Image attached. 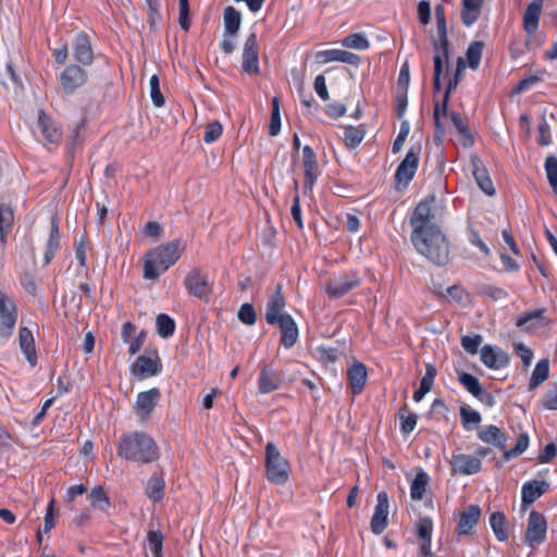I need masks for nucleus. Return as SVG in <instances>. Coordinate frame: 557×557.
<instances>
[{"mask_svg": "<svg viewBox=\"0 0 557 557\" xmlns=\"http://www.w3.org/2000/svg\"><path fill=\"white\" fill-rule=\"evenodd\" d=\"M186 244L182 238L160 244L144 255L143 277L148 281L158 280L183 256Z\"/></svg>", "mask_w": 557, "mask_h": 557, "instance_id": "nucleus-1", "label": "nucleus"}, {"mask_svg": "<svg viewBox=\"0 0 557 557\" xmlns=\"http://www.w3.org/2000/svg\"><path fill=\"white\" fill-rule=\"evenodd\" d=\"M414 249L435 265L443 267L449 261V244L440 226L418 230L411 233Z\"/></svg>", "mask_w": 557, "mask_h": 557, "instance_id": "nucleus-2", "label": "nucleus"}, {"mask_svg": "<svg viewBox=\"0 0 557 557\" xmlns=\"http://www.w3.org/2000/svg\"><path fill=\"white\" fill-rule=\"evenodd\" d=\"M117 455L129 461L150 463L159 459V448L150 435L135 431L121 435Z\"/></svg>", "mask_w": 557, "mask_h": 557, "instance_id": "nucleus-3", "label": "nucleus"}, {"mask_svg": "<svg viewBox=\"0 0 557 557\" xmlns=\"http://www.w3.org/2000/svg\"><path fill=\"white\" fill-rule=\"evenodd\" d=\"M264 468L265 478L271 483L283 485L289 479V461L282 456L273 442L265 445Z\"/></svg>", "mask_w": 557, "mask_h": 557, "instance_id": "nucleus-4", "label": "nucleus"}, {"mask_svg": "<svg viewBox=\"0 0 557 557\" xmlns=\"http://www.w3.org/2000/svg\"><path fill=\"white\" fill-rule=\"evenodd\" d=\"M422 146L420 143L410 146L404 160L398 164L394 174L395 189L403 190L413 180L420 163Z\"/></svg>", "mask_w": 557, "mask_h": 557, "instance_id": "nucleus-5", "label": "nucleus"}, {"mask_svg": "<svg viewBox=\"0 0 557 557\" xmlns=\"http://www.w3.org/2000/svg\"><path fill=\"white\" fill-rule=\"evenodd\" d=\"M57 81L63 94L71 96L87 84L88 73L84 66L71 63L57 75Z\"/></svg>", "mask_w": 557, "mask_h": 557, "instance_id": "nucleus-6", "label": "nucleus"}, {"mask_svg": "<svg viewBox=\"0 0 557 557\" xmlns=\"http://www.w3.org/2000/svg\"><path fill=\"white\" fill-rule=\"evenodd\" d=\"M362 278L358 271L341 273L330 278L324 286V292L331 299H339L360 286Z\"/></svg>", "mask_w": 557, "mask_h": 557, "instance_id": "nucleus-7", "label": "nucleus"}, {"mask_svg": "<svg viewBox=\"0 0 557 557\" xmlns=\"http://www.w3.org/2000/svg\"><path fill=\"white\" fill-rule=\"evenodd\" d=\"M17 306L14 298L0 289V338L8 341L17 322Z\"/></svg>", "mask_w": 557, "mask_h": 557, "instance_id": "nucleus-8", "label": "nucleus"}, {"mask_svg": "<svg viewBox=\"0 0 557 557\" xmlns=\"http://www.w3.org/2000/svg\"><path fill=\"white\" fill-rule=\"evenodd\" d=\"M547 529L548 524L545 516L536 510H531L524 533L525 545L531 548H537L545 542Z\"/></svg>", "mask_w": 557, "mask_h": 557, "instance_id": "nucleus-9", "label": "nucleus"}, {"mask_svg": "<svg viewBox=\"0 0 557 557\" xmlns=\"http://www.w3.org/2000/svg\"><path fill=\"white\" fill-rule=\"evenodd\" d=\"M183 285L187 293L200 300H208L212 294V286L208 274L199 267L193 268L185 276Z\"/></svg>", "mask_w": 557, "mask_h": 557, "instance_id": "nucleus-10", "label": "nucleus"}, {"mask_svg": "<svg viewBox=\"0 0 557 557\" xmlns=\"http://www.w3.org/2000/svg\"><path fill=\"white\" fill-rule=\"evenodd\" d=\"M132 374L139 379L152 377L161 373L162 362L158 350H146L131 367Z\"/></svg>", "mask_w": 557, "mask_h": 557, "instance_id": "nucleus-11", "label": "nucleus"}, {"mask_svg": "<svg viewBox=\"0 0 557 557\" xmlns=\"http://www.w3.org/2000/svg\"><path fill=\"white\" fill-rule=\"evenodd\" d=\"M242 71L248 75H259L260 61H259V44L256 32L250 33L243 47L242 54Z\"/></svg>", "mask_w": 557, "mask_h": 557, "instance_id": "nucleus-12", "label": "nucleus"}, {"mask_svg": "<svg viewBox=\"0 0 557 557\" xmlns=\"http://www.w3.org/2000/svg\"><path fill=\"white\" fill-rule=\"evenodd\" d=\"M161 399V392L158 387H151L148 391L139 392L136 396L133 411L141 422L150 419L154 408Z\"/></svg>", "mask_w": 557, "mask_h": 557, "instance_id": "nucleus-13", "label": "nucleus"}, {"mask_svg": "<svg viewBox=\"0 0 557 557\" xmlns=\"http://www.w3.org/2000/svg\"><path fill=\"white\" fill-rule=\"evenodd\" d=\"M434 201L435 197L429 196L418 202L410 216V225L412 227L411 233H417L418 230L422 231L437 226L436 224L431 223Z\"/></svg>", "mask_w": 557, "mask_h": 557, "instance_id": "nucleus-14", "label": "nucleus"}, {"mask_svg": "<svg viewBox=\"0 0 557 557\" xmlns=\"http://www.w3.org/2000/svg\"><path fill=\"white\" fill-rule=\"evenodd\" d=\"M449 465L453 474L472 475L482 470L480 458L470 454L453 453Z\"/></svg>", "mask_w": 557, "mask_h": 557, "instance_id": "nucleus-15", "label": "nucleus"}, {"mask_svg": "<svg viewBox=\"0 0 557 557\" xmlns=\"http://www.w3.org/2000/svg\"><path fill=\"white\" fill-rule=\"evenodd\" d=\"M388 495L385 491L376 495V505L371 517L370 528L373 534H382L388 525Z\"/></svg>", "mask_w": 557, "mask_h": 557, "instance_id": "nucleus-16", "label": "nucleus"}, {"mask_svg": "<svg viewBox=\"0 0 557 557\" xmlns=\"http://www.w3.org/2000/svg\"><path fill=\"white\" fill-rule=\"evenodd\" d=\"M37 125L42 137L45 146H58L62 140V128L51 116L47 115L44 110L38 113Z\"/></svg>", "mask_w": 557, "mask_h": 557, "instance_id": "nucleus-17", "label": "nucleus"}, {"mask_svg": "<svg viewBox=\"0 0 557 557\" xmlns=\"http://www.w3.org/2000/svg\"><path fill=\"white\" fill-rule=\"evenodd\" d=\"M433 520L430 517H421L416 523V535L418 540V557H433L432 535Z\"/></svg>", "mask_w": 557, "mask_h": 557, "instance_id": "nucleus-18", "label": "nucleus"}, {"mask_svg": "<svg viewBox=\"0 0 557 557\" xmlns=\"http://www.w3.org/2000/svg\"><path fill=\"white\" fill-rule=\"evenodd\" d=\"M302 166H304V189L305 193L311 191L321 171L318 165L317 154L310 146L302 148Z\"/></svg>", "mask_w": 557, "mask_h": 557, "instance_id": "nucleus-19", "label": "nucleus"}, {"mask_svg": "<svg viewBox=\"0 0 557 557\" xmlns=\"http://www.w3.org/2000/svg\"><path fill=\"white\" fill-rule=\"evenodd\" d=\"M73 58L82 66H88L94 63L95 55L90 41V37L87 33H78L73 41Z\"/></svg>", "mask_w": 557, "mask_h": 557, "instance_id": "nucleus-20", "label": "nucleus"}, {"mask_svg": "<svg viewBox=\"0 0 557 557\" xmlns=\"http://www.w3.org/2000/svg\"><path fill=\"white\" fill-rule=\"evenodd\" d=\"M481 508L479 505H469L460 513L455 534L457 536L471 535L481 517Z\"/></svg>", "mask_w": 557, "mask_h": 557, "instance_id": "nucleus-21", "label": "nucleus"}, {"mask_svg": "<svg viewBox=\"0 0 557 557\" xmlns=\"http://www.w3.org/2000/svg\"><path fill=\"white\" fill-rule=\"evenodd\" d=\"M286 306L282 285H277L276 290L269 297L265 307V321L269 325H276V321L288 314L284 311Z\"/></svg>", "mask_w": 557, "mask_h": 557, "instance_id": "nucleus-22", "label": "nucleus"}, {"mask_svg": "<svg viewBox=\"0 0 557 557\" xmlns=\"http://www.w3.org/2000/svg\"><path fill=\"white\" fill-rule=\"evenodd\" d=\"M482 363L492 370H500L509 364V355L502 348L484 345L480 350Z\"/></svg>", "mask_w": 557, "mask_h": 557, "instance_id": "nucleus-23", "label": "nucleus"}, {"mask_svg": "<svg viewBox=\"0 0 557 557\" xmlns=\"http://www.w3.org/2000/svg\"><path fill=\"white\" fill-rule=\"evenodd\" d=\"M543 7L544 0H533L525 7L522 16V27L528 37H532L539 29Z\"/></svg>", "mask_w": 557, "mask_h": 557, "instance_id": "nucleus-24", "label": "nucleus"}, {"mask_svg": "<svg viewBox=\"0 0 557 557\" xmlns=\"http://www.w3.org/2000/svg\"><path fill=\"white\" fill-rule=\"evenodd\" d=\"M60 249H61V240H60L59 218H58V214H52L51 219H50L49 237L45 245L44 265H49Z\"/></svg>", "mask_w": 557, "mask_h": 557, "instance_id": "nucleus-25", "label": "nucleus"}, {"mask_svg": "<svg viewBox=\"0 0 557 557\" xmlns=\"http://www.w3.org/2000/svg\"><path fill=\"white\" fill-rule=\"evenodd\" d=\"M549 491V484L545 480H530L522 484L521 503L523 507L532 505Z\"/></svg>", "mask_w": 557, "mask_h": 557, "instance_id": "nucleus-26", "label": "nucleus"}, {"mask_svg": "<svg viewBox=\"0 0 557 557\" xmlns=\"http://www.w3.org/2000/svg\"><path fill=\"white\" fill-rule=\"evenodd\" d=\"M18 346L32 368L38 364V355L33 332L27 326L18 330Z\"/></svg>", "mask_w": 557, "mask_h": 557, "instance_id": "nucleus-27", "label": "nucleus"}, {"mask_svg": "<svg viewBox=\"0 0 557 557\" xmlns=\"http://www.w3.org/2000/svg\"><path fill=\"white\" fill-rule=\"evenodd\" d=\"M368 379L367 366L360 361H354L347 369V381L352 395L358 396L362 393Z\"/></svg>", "mask_w": 557, "mask_h": 557, "instance_id": "nucleus-28", "label": "nucleus"}, {"mask_svg": "<svg viewBox=\"0 0 557 557\" xmlns=\"http://www.w3.org/2000/svg\"><path fill=\"white\" fill-rule=\"evenodd\" d=\"M281 331L280 344L284 348H292L298 341L299 330L296 321L290 314H286L283 319L276 321V325Z\"/></svg>", "mask_w": 557, "mask_h": 557, "instance_id": "nucleus-29", "label": "nucleus"}, {"mask_svg": "<svg viewBox=\"0 0 557 557\" xmlns=\"http://www.w3.org/2000/svg\"><path fill=\"white\" fill-rule=\"evenodd\" d=\"M478 438L493 447L503 450L506 448L507 435L497 425L488 424L480 428L476 433Z\"/></svg>", "mask_w": 557, "mask_h": 557, "instance_id": "nucleus-30", "label": "nucleus"}, {"mask_svg": "<svg viewBox=\"0 0 557 557\" xmlns=\"http://www.w3.org/2000/svg\"><path fill=\"white\" fill-rule=\"evenodd\" d=\"M282 375L272 368L264 366L261 368L258 377V389L261 394H269L278 389L282 385Z\"/></svg>", "mask_w": 557, "mask_h": 557, "instance_id": "nucleus-31", "label": "nucleus"}, {"mask_svg": "<svg viewBox=\"0 0 557 557\" xmlns=\"http://www.w3.org/2000/svg\"><path fill=\"white\" fill-rule=\"evenodd\" d=\"M14 226V211L9 203H0V246L4 249Z\"/></svg>", "mask_w": 557, "mask_h": 557, "instance_id": "nucleus-32", "label": "nucleus"}, {"mask_svg": "<svg viewBox=\"0 0 557 557\" xmlns=\"http://www.w3.org/2000/svg\"><path fill=\"white\" fill-rule=\"evenodd\" d=\"M484 0H462L460 18L466 27L478 22L481 16Z\"/></svg>", "mask_w": 557, "mask_h": 557, "instance_id": "nucleus-33", "label": "nucleus"}, {"mask_svg": "<svg viewBox=\"0 0 557 557\" xmlns=\"http://www.w3.org/2000/svg\"><path fill=\"white\" fill-rule=\"evenodd\" d=\"M472 173L480 189L488 196L495 195L496 190L487 170L481 160H472Z\"/></svg>", "mask_w": 557, "mask_h": 557, "instance_id": "nucleus-34", "label": "nucleus"}, {"mask_svg": "<svg viewBox=\"0 0 557 557\" xmlns=\"http://www.w3.org/2000/svg\"><path fill=\"white\" fill-rule=\"evenodd\" d=\"M165 481L162 474L153 473L146 485L145 492L153 503H160L164 497Z\"/></svg>", "mask_w": 557, "mask_h": 557, "instance_id": "nucleus-35", "label": "nucleus"}, {"mask_svg": "<svg viewBox=\"0 0 557 557\" xmlns=\"http://www.w3.org/2000/svg\"><path fill=\"white\" fill-rule=\"evenodd\" d=\"M429 481V474L420 468L410 484V497L412 500H421L423 498Z\"/></svg>", "mask_w": 557, "mask_h": 557, "instance_id": "nucleus-36", "label": "nucleus"}, {"mask_svg": "<svg viewBox=\"0 0 557 557\" xmlns=\"http://www.w3.org/2000/svg\"><path fill=\"white\" fill-rule=\"evenodd\" d=\"M366 136V128L363 125L344 126V144L348 149H356Z\"/></svg>", "mask_w": 557, "mask_h": 557, "instance_id": "nucleus-37", "label": "nucleus"}, {"mask_svg": "<svg viewBox=\"0 0 557 557\" xmlns=\"http://www.w3.org/2000/svg\"><path fill=\"white\" fill-rule=\"evenodd\" d=\"M549 376V361L544 358L537 361L535 368L532 371L530 381H529V389H535L543 382H545Z\"/></svg>", "mask_w": 557, "mask_h": 557, "instance_id": "nucleus-38", "label": "nucleus"}, {"mask_svg": "<svg viewBox=\"0 0 557 557\" xmlns=\"http://www.w3.org/2000/svg\"><path fill=\"white\" fill-rule=\"evenodd\" d=\"M448 102L449 101H446V98L444 97L442 102L435 101L434 104L433 119L435 125V136L440 139L445 134V126L442 122V119L448 116Z\"/></svg>", "mask_w": 557, "mask_h": 557, "instance_id": "nucleus-39", "label": "nucleus"}, {"mask_svg": "<svg viewBox=\"0 0 557 557\" xmlns=\"http://www.w3.org/2000/svg\"><path fill=\"white\" fill-rule=\"evenodd\" d=\"M506 516L502 511H495L490 516V525L497 541L506 542L508 533L506 530Z\"/></svg>", "mask_w": 557, "mask_h": 557, "instance_id": "nucleus-40", "label": "nucleus"}, {"mask_svg": "<svg viewBox=\"0 0 557 557\" xmlns=\"http://www.w3.org/2000/svg\"><path fill=\"white\" fill-rule=\"evenodd\" d=\"M449 117H450L454 126L456 127V129L458 131L460 136L462 137L463 146L465 147L472 146L474 144V138L468 127V123L466 122V120L460 115V113L455 112V111L449 113Z\"/></svg>", "mask_w": 557, "mask_h": 557, "instance_id": "nucleus-41", "label": "nucleus"}, {"mask_svg": "<svg viewBox=\"0 0 557 557\" xmlns=\"http://www.w3.org/2000/svg\"><path fill=\"white\" fill-rule=\"evenodd\" d=\"M223 20L225 32L230 35H235L238 32L242 23L240 12L237 11L234 7L228 5L224 9Z\"/></svg>", "mask_w": 557, "mask_h": 557, "instance_id": "nucleus-42", "label": "nucleus"}, {"mask_svg": "<svg viewBox=\"0 0 557 557\" xmlns=\"http://www.w3.org/2000/svg\"><path fill=\"white\" fill-rule=\"evenodd\" d=\"M461 425L466 431H471L481 423L482 417L479 411L463 405L460 407Z\"/></svg>", "mask_w": 557, "mask_h": 557, "instance_id": "nucleus-43", "label": "nucleus"}, {"mask_svg": "<svg viewBox=\"0 0 557 557\" xmlns=\"http://www.w3.org/2000/svg\"><path fill=\"white\" fill-rule=\"evenodd\" d=\"M90 505L101 511L108 510L110 507V498L102 486H95L88 494Z\"/></svg>", "mask_w": 557, "mask_h": 557, "instance_id": "nucleus-44", "label": "nucleus"}, {"mask_svg": "<svg viewBox=\"0 0 557 557\" xmlns=\"http://www.w3.org/2000/svg\"><path fill=\"white\" fill-rule=\"evenodd\" d=\"M341 44L345 48L356 50H367L370 47V41L363 33L349 34L342 39Z\"/></svg>", "mask_w": 557, "mask_h": 557, "instance_id": "nucleus-45", "label": "nucleus"}, {"mask_svg": "<svg viewBox=\"0 0 557 557\" xmlns=\"http://www.w3.org/2000/svg\"><path fill=\"white\" fill-rule=\"evenodd\" d=\"M434 75L441 76L445 64L449 60V46L433 45Z\"/></svg>", "mask_w": 557, "mask_h": 557, "instance_id": "nucleus-46", "label": "nucleus"}, {"mask_svg": "<svg viewBox=\"0 0 557 557\" xmlns=\"http://www.w3.org/2000/svg\"><path fill=\"white\" fill-rule=\"evenodd\" d=\"M157 333L159 336L166 338L175 332V321L166 313H159L156 318Z\"/></svg>", "mask_w": 557, "mask_h": 557, "instance_id": "nucleus-47", "label": "nucleus"}, {"mask_svg": "<svg viewBox=\"0 0 557 557\" xmlns=\"http://www.w3.org/2000/svg\"><path fill=\"white\" fill-rule=\"evenodd\" d=\"M281 132V112H280V99L273 97L271 101V119L269 124V135L276 136Z\"/></svg>", "mask_w": 557, "mask_h": 557, "instance_id": "nucleus-48", "label": "nucleus"}, {"mask_svg": "<svg viewBox=\"0 0 557 557\" xmlns=\"http://www.w3.org/2000/svg\"><path fill=\"white\" fill-rule=\"evenodd\" d=\"M483 42L482 41H472L466 52L467 61L469 67L472 70H476L480 65L482 52H483Z\"/></svg>", "mask_w": 557, "mask_h": 557, "instance_id": "nucleus-49", "label": "nucleus"}, {"mask_svg": "<svg viewBox=\"0 0 557 557\" xmlns=\"http://www.w3.org/2000/svg\"><path fill=\"white\" fill-rule=\"evenodd\" d=\"M338 356L339 350L336 347H330L325 345H320L315 347V357L320 362L324 364L336 362Z\"/></svg>", "mask_w": 557, "mask_h": 557, "instance_id": "nucleus-50", "label": "nucleus"}, {"mask_svg": "<svg viewBox=\"0 0 557 557\" xmlns=\"http://www.w3.org/2000/svg\"><path fill=\"white\" fill-rule=\"evenodd\" d=\"M529 442H530L529 435L525 432L521 433L518 436L516 445L512 448L504 449V454H503L504 458L506 460H509L511 458L522 455L529 447Z\"/></svg>", "mask_w": 557, "mask_h": 557, "instance_id": "nucleus-51", "label": "nucleus"}, {"mask_svg": "<svg viewBox=\"0 0 557 557\" xmlns=\"http://www.w3.org/2000/svg\"><path fill=\"white\" fill-rule=\"evenodd\" d=\"M149 94L156 108H162L165 104V99L161 92L160 81L157 74H153L149 79Z\"/></svg>", "mask_w": 557, "mask_h": 557, "instance_id": "nucleus-52", "label": "nucleus"}, {"mask_svg": "<svg viewBox=\"0 0 557 557\" xmlns=\"http://www.w3.org/2000/svg\"><path fill=\"white\" fill-rule=\"evenodd\" d=\"M544 168L548 184L557 196V158L555 156H548L545 159Z\"/></svg>", "mask_w": 557, "mask_h": 557, "instance_id": "nucleus-53", "label": "nucleus"}, {"mask_svg": "<svg viewBox=\"0 0 557 557\" xmlns=\"http://www.w3.org/2000/svg\"><path fill=\"white\" fill-rule=\"evenodd\" d=\"M459 382L462 384V386L472 395V396H479L482 393V386L474 375L463 372L459 375Z\"/></svg>", "mask_w": 557, "mask_h": 557, "instance_id": "nucleus-54", "label": "nucleus"}, {"mask_svg": "<svg viewBox=\"0 0 557 557\" xmlns=\"http://www.w3.org/2000/svg\"><path fill=\"white\" fill-rule=\"evenodd\" d=\"M222 133H223V126H222L221 122L213 121L211 123H208L205 127L203 141L206 144H212V143L216 141L222 136Z\"/></svg>", "mask_w": 557, "mask_h": 557, "instance_id": "nucleus-55", "label": "nucleus"}, {"mask_svg": "<svg viewBox=\"0 0 557 557\" xmlns=\"http://www.w3.org/2000/svg\"><path fill=\"white\" fill-rule=\"evenodd\" d=\"M237 318L242 323L246 325H253L257 321V313L252 304H243L237 312Z\"/></svg>", "mask_w": 557, "mask_h": 557, "instance_id": "nucleus-56", "label": "nucleus"}, {"mask_svg": "<svg viewBox=\"0 0 557 557\" xmlns=\"http://www.w3.org/2000/svg\"><path fill=\"white\" fill-rule=\"evenodd\" d=\"M147 537H148L149 547L152 552L153 557H161L162 547H163L162 533L159 531H149Z\"/></svg>", "mask_w": 557, "mask_h": 557, "instance_id": "nucleus-57", "label": "nucleus"}, {"mask_svg": "<svg viewBox=\"0 0 557 557\" xmlns=\"http://www.w3.org/2000/svg\"><path fill=\"white\" fill-rule=\"evenodd\" d=\"M409 132H410L409 123L407 121H403L400 124V129H399L395 140L393 141V146H392L393 153H398L401 150V148L409 135Z\"/></svg>", "mask_w": 557, "mask_h": 557, "instance_id": "nucleus-58", "label": "nucleus"}, {"mask_svg": "<svg viewBox=\"0 0 557 557\" xmlns=\"http://www.w3.org/2000/svg\"><path fill=\"white\" fill-rule=\"evenodd\" d=\"M539 137L536 139L537 144L542 147L548 146L552 143V134L550 126L545 120L542 117V121L537 125Z\"/></svg>", "mask_w": 557, "mask_h": 557, "instance_id": "nucleus-59", "label": "nucleus"}, {"mask_svg": "<svg viewBox=\"0 0 557 557\" xmlns=\"http://www.w3.org/2000/svg\"><path fill=\"white\" fill-rule=\"evenodd\" d=\"M481 343L482 336L479 334H475L473 336L465 335L461 337L462 348L471 355L478 354Z\"/></svg>", "mask_w": 557, "mask_h": 557, "instance_id": "nucleus-60", "label": "nucleus"}, {"mask_svg": "<svg viewBox=\"0 0 557 557\" xmlns=\"http://www.w3.org/2000/svg\"><path fill=\"white\" fill-rule=\"evenodd\" d=\"M436 374H437V370H436L435 366L432 363H426L425 364V373L420 381V386L423 389H426L428 392H430L434 385V380L436 377Z\"/></svg>", "mask_w": 557, "mask_h": 557, "instance_id": "nucleus-61", "label": "nucleus"}, {"mask_svg": "<svg viewBox=\"0 0 557 557\" xmlns=\"http://www.w3.org/2000/svg\"><path fill=\"white\" fill-rule=\"evenodd\" d=\"M481 295L493 300H500L508 297V293L504 288L491 284L482 287Z\"/></svg>", "mask_w": 557, "mask_h": 557, "instance_id": "nucleus-62", "label": "nucleus"}, {"mask_svg": "<svg viewBox=\"0 0 557 557\" xmlns=\"http://www.w3.org/2000/svg\"><path fill=\"white\" fill-rule=\"evenodd\" d=\"M20 282L26 293H28L33 297L37 296L36 277L33 273L24 272L20 277Z\"/></svg>", "mask_w": 557, "mask_h": 557, "instance_id": "nucleus-63", "label": "nucleus"}, {"mask_svg": "<svg viewBox=\"0 0 557 557\" xmlns=\"http://www.w3.org/2000/svg\"><path fill=\"white\" fill-rule=\"evenodd\" d=\"M541 403L544 409L557 410V385L544 394Z\"/></svg>", "mask_w": 557, "mask_h": 557, "instance_id": "nucleus-64", "label": "nucleus"}]
</instances>
